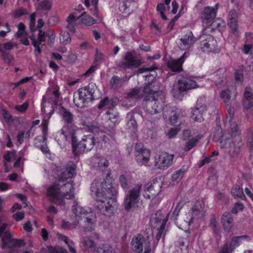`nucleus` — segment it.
I'll use <instances>...</instances> for the list:
<instances>
[{"label": "nucleus", "instance_id": "obj_1", "mask_svg": "<svg viewBox=\"0 0 253 253\" xmlns=\"http://www.w3.org/2000/svg\"><path fill=\"white\" fill-rule=\"evenodd\" d=\"M91 195L100 204L96 206V209L101 211L104 209L108 213H113L116 206V197L117 191L112 186L110 180L107 178L100 182L95 179L90 186Z\"/></svg>", "mask_w": 253, "mask_h": 253}, {"label": "nucleus", "instance_id": "obj_2", "mask_svg": "<svg viewBox=\"0 0 253 253\" xmlns=\"http://www.w3.org/2000/svg\"><path fill=\"white\" fill-rule=\"evenodd\" d=\"M156 75L154 73V74H149L146 75V78H148V81L151 80V82L144 86L143 89L144 93L149 94L144 98L143 102L144 109L146 112L152 115L159 112L164 102L162 92L159 90L158 88H153V84L156 81L154 76Z\"/></svg>", "mask_w": 253, "mask_h": 253}, {"label": "nucleus", "instance_id": "obj_3", "mask_svg": "<svg viewBox=\"0 0 253 253\" xmlns=\"http://www.w3.org/2000/svg\"><path fill=\"white\" fill-rule=\"evenodd\" d=\"M72 147L73 153L77 156L80 153H84L86 150L87 151H90L95 144L94 137H87L83 139L82 141L78 142L76 136L72 135Z\"/></svg>", "mask_w": 253, "mask_h": 253}, {"label": "nucleus", "instance_id": "obj_4", "mask_svg": "<svg viewBox=\"0 0 253 253\" xmlns=\"http://www.w3.org/2000/svg\"><path fill=\"white\" fill-rule=\"evenodd\" d=\"M2 248L12 249L16 247H21L25 245L24 241L22 239H12L9 232L0 234Z\"/></svg>", "mask_w": 253, "mask_h": 253}, {"label": "nucleus", "instance_id": "obj_5", "mask_svg": "<svg viewBox=\"0 0 253 253\" xmlns=\"http://www.w3.org/2000/svg\"><path fill=\"white\" fill-rule=\"evenodd\" d=\"M141 188V185H137L129 191V194L126 197L124 206L127 211H130V209L138 203V198Z\"/></svg>", "mask_w": 253, "mask_h": 253}, {"label": "nucleus", "instance_id": "obj_6", "mask_svg": "<svg viewBox=\"0 0 253 253\" xmlns=\"http://www.w3.org/2000/svg\"><path fill=\"white\" fill-rule=\"evenodd\" d=\"M93 94L94 92L90 89L89 86L82 87L79 90L78 102L76 103L75 99H74V102L77 106L84 108L86 106L85 103L95 99Z\"/></svg>", "mask_w": 253, "mask_h": 253}, {"label": "nucleus", "instance_id": "obj_7", "mask_svg": "<svg viewBox=\"0 0 253 253\" xmlns=\"http://www.w3.org/2000/svg\"><path fill=\"white\" fill-rule=\"evenodd\" d=\"M75 166L67 167L59 166L56 167L54 173L59 181L64 182L67 178H71L75 174Z\"/></svg>", "mask_w": 253, "mask_h": 253}, {"label": "nucleus", "instance_id": "obj_8", "mask_svg": "<svg viewBox=\"0 0 253 253\" xmlns=\"http://www.w3.org/2000/svg\"><path fill=\"white\" fill-rule=\"evenodd\" d=\"M135 52H128L125 56V61L121 63L120 67L123 69L129 68L131 66L137 67L140 65L142 62L135 56Z\"/></svg>", "mask_w": 253, "mask_h": 253}, {"label": "nucleus", "instance_id": "obj_9", "mask_svg": "<svg viewBox=\"0 0 253 253\" xmlns=\"http://www.w3.org/2000/svg\"><path fill=\"white\" fill-rule=\"evenodd\" d=\"M201 47L203 48V51L217 53L220 51V48L218 47L216 41L214 38L211 35L209 36L207 39L202 42Z\"/></svg>", "mask_w": 253, "mask_h": 253}, {"label": "nucleus", "instance_id": "obj_10", "mask_svg": "<svg viewBox=\"0 0 253 253\" xmlns=\"http://www.w3.org/2000/svg\"><path fill=\"white\" fill-rule=\"evenodd\" d=\"M205 202L203 200L197 201L195 203L191 209L192 217L188 221L189 225L193 222V218L195 216L202 217L205 216Z\"/></svg>", "mask_w": 253, "mask_h": 253}, {"label": "nucleus", "instance_id": "obj_11", "mask_svg": "<svg viewBox=\"0 0 253 253\" xmlns=\"http://www.w3.org/2000/svg\"><path fill=\"white\" fill-rule=\"evenodd\" d=\"M60 189L59 184L55 183L53 185L51 186L47 189V194L49 196L53 198V202L55 204L64 205L65 203L64 200L59 198L60 197L62 198L58 191Z\"/></svg>", "mask_w": 253, "mask_h": 253}, {"label": "nucleus", "instance_id": "obj_12", "mask_svg": "<svg viewBox=\"0 0 253 253\" xmlns=\"http://www.w3.org/2000/svg\"><path fill=\"white\" fill-rule=\"evenodd\" d=\"M178 46L181 50L189 49L195 42V38L191 31L188 32L180 39Z\"/></svg>", "mask_w": 253, "mask_h": 253}, {"label": "nucleus", "instance_id": "obj_13", "mask_svg": "<svg viewBox=\"0 0 253 253\" xmlns=\"http://www.w3.org/2000/svg\"><path fill=\"white\" fill-rule=\"evenodd\" d=\"M228 25L232 30L233 34L236 36H238L237 14L235 9L231 10L229 13Z\"/></svg>", "mask_w": 253, "mask_h": 253}, {"label": "nucleus", "instance_id": "obj_14", "mask_svg": "<svg viewBox=\"0 0 253 253\" xmlns=\"http://www.w3.org/2000/svg\"><path fill=\"white\" fill-rule=\"evenodd\" d=\"M162 183L160 179L154 178L145 186V191L149 192L153 196H157L161 191Z\"/></svg>", "mask_w": 253, "mask_h": 253}, {"label": "nucleus", "instance_id": "obj_15", "mask_svg": "<svg viewBox=\"0 0 253 253\" xmlns=\"http://www.w3.org/2000/svg\"><path fill=\"white\" fill-rule=\"evenodd\" d=\"M173 159V155L163 152L160 155L157 163L159 164L160 169H165L171 165Z\"/></svg>", "mask_w": 253, "mask_h": 253}, {"label": "nucleus", "instance_id": "obj_16", "mask_svg": "<svg viewBox=\"0 0 253 253\" xmlns=\"http://www.w3.org/2000/svg\"><path fill=\"white\" fill-rule=\"evenodd\" d=\"M60 189L62 188L63 192H59L62 198H65L67 199H72L74 198L72 192L74 190V182L72 180L65 183L63 185L59 184Z\"/></svg>", "mask_w": 253, "mask_h": 253}, {"label": "nucleus", "instance_id": "obj_17", "mask_svg": "<svg viewBox=\"0 0 253 253\" xmlns=\"http://www.w3.org/2000/svg\"><path fill=\"white\" fill-rule=\"evenodd\" d=\"M177 85L178 89L180 92H183L197 86V83L195 81L187 78H182L179 80L178 82Z\"/></svg>", "mask_w": 253, "mask_h": 253}, {"label": "nucleus", "instance_id": "obj_18", "mask_svg": "<svg viewBox=\"0 0 253 253\" xmlns=\"http://www.w3.org/2000/svg\"><path fill=\"white\" fill-rule=\"evenodd\" d=\"M147 241L142 236L139 235L131 242L132 250L136 253H141L143 247L145 245V242Z\"/></svg>", "mask_w": 253, "mask_h": 253}, {"label": "nucleus", "instance_id": "obj_19", "mask_svg": "<svg viewBox=\"0 0 253 253\" xmlns=\"http://www.w3.org/2000/svg\"><path fill=\"white\" fill-rule=\"evenodd\" d=\"M198 105L193 110L192 118L196 122H202L204 120L203 113L207 110V107L204 104Z\"/></svg>", "mask_w": 253, "mask_h": 253}, {"label": "nucleus", "instance_id": "obj_20", "mask_svg": "<svg viewBox=\"0 0 253 253\" xmlns=\"http://www.w3.org/2000/svg\"><path fill=\"white\" fill-rule=\"evenodd\" d=\"M233 218L230 212H225L223 213L221 218V222L225 230L229 231L233 226Z\"/></svg>", "mask_w": 253, "mask_h": 253}, {"label": "nucleus", "instance_id": "obj_21", "mask_svg": "<svg viewBox=\"0 0 253 253\" xmlns=\"http://www.w3.org/2000/svg\"><path fill=\"white\" fill-rule=\"evenodd\" d=\"M183 63L178 59H170L167 62V66L173 72H180L182 71Z\"/></svg>", "mask_w": 253, "mask_h": 253}, {"label": "nucleus", "instance_id": "obj_22", "mask_svg": "<svg viewBox=\"0 0 253 253\" xmlns=\"http://www.w3.org/2000/svg\"><path fill=\"white\" fill-rule=\"evenodd\" d=\"M129 78L127 77H124L121 78L116 76H113L110 82L111 88L117 89L122 86L125 82L127 81Z\"/></svg>", "mask_w": 253, "mask_h": 253}, {"label": "nucleus", "instance_id": "obj_23", "mask_svg": "<svg viewBox=\"0 0 253 253\" xmlns=\"http://www.w3.org/2000/svg\"><path fill=\"white\" fill-rule=\"evenodd\" d=\"M231 91L228 89L222 90L220 94V97L223 99L225 104L232 103L233 105H236L237 104L235 97L236 94H234V96L231 98Z\"/></svg>", "mask_w": 253, "mask_h": 253}, {"label": "nucleus", "instance_id": "obj_24", "mask_svg": "<svg viewBox=\"0 0 253 253\" xmlns=\"http://www.w3.org/2000/svg\"><path fill=\"white\" fill-rule=\"evenodd\" d=\"M150 156V151L149 150H143L142 152L135 154L136 159L138 163L146 164Z\"/></svg>", "mask_w": 253, "mask_h": 253}, {"label": "nucleus", "instance_id": "obj_25", "mask_svg": "<svg viewBox=\"0 0 253 253\" xmlns=\"http://www.w3.org/2000/svg\"><path fill=\"white\" fill-rule=\"evenodd\" d=\"M225 71L223 69H219L216 71L214 77V82L217 86L222 84L225 81Z\"/></svg>", "mask_w": 253, "mask_h": 253}, {"label": "nucleus", "instance_id": "obj_26", "mask_svg": "<svg viewBox=\"0 0 253 253\" xmlns=\"http://www.w3.org/2000/svg\"><path fill=\"white\" fill-rule=\"evenodd\" d=\"M216 12L214 9L207 7L204 9V13L202 16L203 20H206L207 22H210L215 17Z\"/></svg>", "mask_w": 253, "mask_h": 253}, {"label": "nucleus", "instance_id": "obj_27", "mask_svg": "<svg viewBox=\"0 0 253 253\" xmlns=\"http://www.w3.org/2000/svg\"><path fill=\"white\" fill-rule=\"evenodd\" d=\"M68 253L67 251L63 248L59 247H53L52 246H47L45 248H42L40 253Z\"/></svg>", "mask_w": 253, "mask_h": 253}, {"label": "nucleus", "instance_id": "obj_28", "mask_svg": "<svg viewBox=\"0 0 253 253\" xmlns=\"http://www.w3.org/2000/svg\"><path fill=\"white\" fill-rule=\"evenodd\" d=\"M231 193L235 198H240L242 200H244L246 198L243 188L239 185H235L234 186L231 190Z\"/></svg>", "mask_w": 253, "mask_h": 253}, {"label": "nucleus", "instance_id": "obj_29", "mask_svg": "<svg viewBox=\"0 0 253 253\" xmlns=\"http://www.w3.org/2000/svg\"><path fill=\"white\" fill-rule=\"evenodd\" d=\"M201 137L202 136L201 135H198L191 139H188L185 143L184 148V151L185 152H187L192 149L194 146H196V144L201 138Z\"/></svg>", "mask_w": 253, "mask_h": 253}, {"label": "nucleus", "instance_id": "obj_30", "mask_svg": "<svg viewBox=\"0 0 253 253\" xmlns=\"http://www.w3.org/2000/svg\"><path fill=\"white\" fill-rule=\"evenodd\" d=\"M93 167L97 168H106L108 166V161L104 157H94L92 159Z\"/></svg>", "mask_w": 253, "mask_h": 253}, {"label": "nucleus", "instance_id": "obj_31", "mask_svg": "<svg viewBox=\"0 0 253 253\" xmlns=\"http://www.w3.org/2000/svg\"><path fill=\"white\" fill-rule=\"evenodd\" d=\"M127 116L129 117V119L127 122V126L131 132L135 133L137 129V124L133 115L132 113H129L127 114Z\"/></svg>", "mask_w": 253, "mask_h": 253}, {"label": "nucleus", "instance_id": "obj_32", "mask_svg": "<svg viewBox=\"0 0 253 253\" xmlns=\"http://www.w3.org/2000/svg\"><path fill=\"white\" fill-rule=\"evenodd\" d=\"M81 19L83 23L91 26L95 23V20L89 15H87L86 12H83L81 15L77 17V19Z\"/></svg>", "mask_w": 253, "mask_h": 253}, {"label": "nucleus", "instance_id": "obj_33", "mask_svg": "<svg viewBox=\"0 0 253 253\" xmlns=\"http://www.w3.org/2000/svg\"><path fill=\"white\" fill-rule=\"evenodd\" d=\"M247 143L250 152H253V127L247 129Z\"/></svg>", "mask_w": 253, "mask_h": 253}, {"label": "nucleus", "instance_id": "obj_34", "mask_svg": "<svg viewBox=\"0 0 253 253\" xmlns=\"http://www.w3.org/2000/svg\"><path fill=\"white\" fill-rule=\"evenodd\" d=\"M60 111H62V115L63 120L68 124L72 123L73 121V115L71 113L63 106H61Z\"/></svg>", "mask_w": 253, "mask_h": 253}, {"label": "nucleus", "instance_id": "obj_35", "mask_svg": "<svg viewBox=\"0 0 253 253\" xmlns=\"http://www.w3.org/2000/svg\"><path fill=\"white\" fill-rule=\"evenodd\" d=\"M59 40L61 44L66 45L71 41V36L68 32L62 31L60 34Z\"/></svg>", "mask_w": 253, "mask_h": 253}, {"label": "nucleus", "instance_id": "obj_36", "mask_svg": "<svg viewBox=\"0 0 253 253\" xmlns=\"http://www.w3.org/2000/svg\"><path fill=\"white\" fill-rule=\"evenodd\" d=\"M95 220L94 219L89 217H86L85 223L86 225H87V226L84 227V231L90 232L94 230L95 227Z\"/></svg>", "mask_w": 253, "mask_h": 253}, {"label": "nucleus", "instance_id": "obj_37", "mask_svg": "<svg viewBox=\"0 0 253 253\" xmlns=\"http://www.w3.org/2000/svg\"><path fill=\"white\" fill-rule=\"evenodd\" d=\"M84 126L86 127V129L89 132H92L94 134L98 133L99 131V127L98 126L97 123H89L85 125L83 124Z\"/></svg>", "mask_w": 253, "mask_h": 253}, {"label": "nucleus", "instance_id": "obj_38", "mask_svg": "<svg viewBox=\"0 0 253 253\" xmlns=\"http://www.w3.org/2000/svg\"><path fill=\"white\" fill-rule=\"evenodd\" d=\"M51 7V3L49 0H43L42 1L38 8V10H49Z\"/></svg>", "mask_w": 253, "mask_h": 253}, {"label": "nucleus", "instance_id": "obj_39", "mask_svg": "<svg viewBox=\"0 0 253 253\" xmlns=\"http://www.w3.org/2000/svg\"><path fill=\"white\" fill-rule=\"evenodd\" d=\"M210 226L211 228L215 234L218 235L220 234V230L217 227V221L215 216L212 215L210 222Z\"/></svg>", "mask_w": 253, "mask_h": 253}, {"label": "nucleus", "instance_id": "obj_40", "mask_svg": "<svg viewBox=\"0 0 253 253\" xmlns=\"http://www.w3.org/2000/svg\"><path fill=\"white\" fill-rule=\"evenodd\" d=\"M217 128L218 129L213 133V139L215 141H219L221 143V141L223 140L226 136V134H223L222 131L219 130L218 126H217Z\"/></svg>", "mask_w": 253, "mask_h": 253}, {"label": "nucleus", "instance_id": "obj_41", "mask_svg": "<svg viewBox=\"0 0 253 253\" xmlns=\"http://www.w3.org/2000/svg\"><path fill=\"white\" fill-rule=\"evenodd\" d=\"M163 217L161 211H158L155 214L152 215L150 221L151 222H154L155 223H158L161 222L162 220H163Z\"/></svg>", "mask_w": 253, "mask_h": 253}, {"label": "nucleus", "instance_id": "obj_42", "mask_svg": "<svg viewBox=\"0 0 253 253\" xmlns=\"http://www.w3.org/2000/svg\"><path fill=\"white\" fill-rule=\"evenodd\" d=\"M18 31L16 33V37L19 38L22 37H25L27 36V33L25 32V26L22 23H20L18 25Z\"/></svg>", "mask_w": 253, "mask_h": 253}, {"label": "nucleus", "instance_id": "obj_43", "mask_svg": "<svg viewBox=\"0 0 253 253\" xmlns=\"http://www.w3.org/2000/svg\"><path fill=\"white\" fill-rule=\"evenodd\" d=\"M28 14V11L26 9L24 8H20L16 9L13 13H12V16L14 18H17L23 15Z\"/></svg>", "mask_w": 253, "mask_h": 253}, {"label": "nucleus", "instance_id": "obj_44", "mask_svg": "<svg viewBox=\"0 0 253 253\" xmlns=\"http://www.w3.org/2000/svg\"><path fill=\"white\" fill-rule=\"evenodd\" d=\"M234 106V105H233L232 103L225 104V107L230 117L229 122H231L234 117L235 110L233 107Z\"/></svg>", "mask_w": 253, "mask_h": 253}, {"label": "nucleus", "instance_id": "obj_45", "mask_svg": "<svg viewBox=\"0 0 253 253\" xmlns=\"http://www.w3.org/2000/svg\"><path fill=\"white\" fill-rule=\"evenodd\" d=\"M184 173V171L181 169L176 171L172 176V181L178 182L182 178Z\"/></svg>", "mask_w": 253, "mask_h": 253}, {"label": "nucleus", "instance_id": "obj_46", "mask_svg": "<svg viewBox=\"0 0 253 253\" xmlns=\"http://www.w3.org/2000/svg\"><path fill=\"white\" fill-rule=\"evenodd\" d=\"M232 140L231 139L226 136L224 139L221 141V146L226 149L231 150L232 147V144L231 143Z\"/></svg>", "mask_w": 253, "mask_h": 253}, {"label": "nucleus", "instance_id": "obj_47", "mask_svg": "<svg viewBox=\"0 0 253 253\" xmlns=\"http://www.w3.org/2000/svg\"><path fill=\"white\" fill-rule=\"evenodd\" d=\"M183 205H184L183 202L182 201H180L178 203V204H177V205L176 206L174 210L173 211L172 214V217L173 218L174 220L177 219V217L179 215L180 210L182 208Z\"/></svg>", "mask_w": 253, "mask_h": 253}, {"label": "nucleus", "instance_id": "obj_48", "mask_svg": "<svg viewBox=\"0 0 253 253\" xmlns=\"http://www.w3.org/2000/svg\"><path fill=\"white\" fill-rule=\"evenodd\" d=\"M230 129L231 131V136L232 137H235L239 133V131L238 129V126L236 123L230 122Z\"/></svg>", "mask_w": 253, "mask_h": 253}, {"label": "nucleus", "instance_id": "obj_49", "mask_svg": "<svg viewBox=\"0 0 253 253\" xmlns=\"http://www.w3.org/2000/svg\"><path fill=\"white\" fill-rule=\"evenodd\" d=\"M105 132L112 138H115V136L116 134L115 129V124L113 125V126L111 127H105Z\"/></svg>", "mask_w": 253, "mask_h": 253}, {"label": "nucleus", "instance_id": "obj_50", "mask_svg": "<svg viewBox=\"0 0 253 253\" xmlns=\"http://www.w3.org/2000/svg\"><path fill=\"white\" fill-rule=\"evenodd\" d=\"M1 57L5 63L7 64H10L11 62L12 57L10 55H9L7 52L5 51L2 52Z\"/></svg>", "mask_w": 253, "mask_h": 253}, {"label": "nucleus", "instance_id": "obj_51", "mask_svg": "<svg viewBox=\"0 0 253 253\" xmlns=\"http://www.w3.org/2000/svg\"><path fill=\"white\" fill-rule=\"evenodd\" d=\"M28 105V102H25L22 105L15 106V109L21 113H23L27 109Z\"/></svg>", "mask_w": 253, "mask_h": 253}, {"label": "nucleus", "instance_id": "obj_52", "mask_svg": "<svg viewBox=\"0 0 253 253\" xmlns=\"http://www.w3.org/2000/svg\"><path fill=\"white\" fill-rule=\"evenodd\" d=\"M139 93V90L138 88H134L126 94V98H131L137 95Z\"/></svg>", "mask_w": 253, "mask_h": 253}, {"label": "nucleus", "instance_id": "obj_53", "mask_svg": "<svg viewBox=\"0 0 253 253\" xmlns=\"http://www.w3.org/2000/svg\"><path fill=\"white\" fill-rule=\"evenodd\" d=\"M243 104L244 108L249 109L253 106V99H243Z\"/></svg>", "mask_w": 253, "mask_h": 253}, {"label": "nucleus", "instance_id": "obj_54", "mask_svg": "<svg viewBox=\"0 0 253 253\" xmlns=\"http://www.w3.org/2000/svg\"><path fill=\"white\" fill-rule=\"evenodd\" d=\"M83 244L84 246L89 248L94 247L95 245L93 241L88 238L84 239L83 241Z\"/></svg>", "mask_w": 253, "mask_h": 253}, {"label": "nucleus", "instance_id": "obj_55", "mask_svg": "<svg viewBox=\"0 0 253 253\" xmlns=\"http://www.w3.org/2000/svg\"><path fill=\"white\" fill-rule=\"evenodd\" d=\"M108 101L109 97L107 96L102 99L98 105V108L99 109H102L104 107L107 106L108 105Z\"/></svg>", "mask_w": 253, "mask_h": 253}, {"label": "nucleus", "instance_id": "obj_56", "mask_svg": "<svg viewBox=\"0 0 253 253\" xmlns=\"http://www.w3.org/2000/svg\"><path fill=\"white\" fill-rule=\"evenodd\" d=\"M143 150H147L143 148V144L141 143H136L134 147L135 155L142 152Z\"/></svg>", "mask_w": 253, "mask_h": 253}, {"label": "nucleus", "instance_id": "obj_57", "mask_svg": "<svg viewBox=\"0 0 253 253\" xmlns=\"http://www.w3.org/2000/svg\"><path fill=\"white\" fill-rule=\"evenodd\" d=\"M3 118L7 122H12L13 121L12 116L5 109L1 110Z\"/></svg>", "mask_w": 253, "mask_h": 253}, {"label": "nucleus", "instance_id": "obj_58", "mask_svg": "<svg viewBox=\"0 0 253 253\" xmlns=\"http://www.w3.org/2000/svg\"><path fill=\"white\" fill-rule=\"evenodd\" d=\"M251 88L246 87L244 92V99H253V94L250 91Z\"/></svg>", "mask_w": 253, "mask_h": 253}, {"label": "nucleus", "instance_id": "obj_59", "mask_svg": "<svg viewBox=\"0 0 253 253\" xmlns=\"http://www.w3.org/2000/svg\"><path fill=\"white\" fill-rule=\"evenodd\" d=\"M102 253H115L114 250L108 245H103Z\"/></svg>", "mask_w": 253, "mask_h": 253}, {"label": "nucleus", "instance_id": "obj_60", "mask_svg": "<svg viewBox=\"0 0 253 253\" xmlns=\"http://www.w3.org/2000/svg\"><path fill=\"white\" fill-rule=\"evenodd\" d=\"M4 158L7 162H10L12 159L16 158L15 151L8 152L4 156Z\"/></svg>", "mask_w": 253, "mask_h": 253}, {"label": "nucleus", "instance_id": "obj_61", "mask_svg": "<svg viewBox=\"0 0 253 253\" xmlns=\"http://www.w3.org/2000/svg\"><path fill=\"white\" fill-rule=\"evenodd\" d=\"M59 19L56 16H51L48 19V24L50 25L53 26L57 24Z\"/></svg>", "mask_w": 253, "mask_h": 253}, {"label": "nucleus", "instance_id": "obj_62", "mask_svg": "<svg viewBox=\"0 0 253 253\" xmlns=\"http://www.w3.org/2000/svg\"><path fill=\"white\" fill-rule=\"evenodd\" d=\"M16 45V44H14V43L10 42H6L3 44L4 50H11L14 46V45Z\"/></svg>", "mask_w": 253, "mask_h": 253}, {"label": "nucleus", "instance_id": "obj_63", "mask_svg": "<svg viewBox=\"0 0 253 253\" xmlns=\"http://www.w3.org/2000/svg\"><path fill=\"white\" fill-rule=\"evenodd\" d=\"M119 102V99L117 98H113L111 99V105H109L108 109L113 110L114 108L117 105Z\"/></svg>", "mask_w": 253, "mask_h": 253}, {"label": "nucleus", "instance_id": "obj_64", "mask_svg": "<svg viewBox=\"0 0 253 253\" xmlns=\"http://www.w3.org/2000/svg\"><path fill=\"white\" fill-rule=\"evenodd\" d=\"M235 78L237 81H242L243 80V74L239 70H236L235 72Z\"/></svg>", "mask_w": 253, "mask_h": 253}]
</instances>
